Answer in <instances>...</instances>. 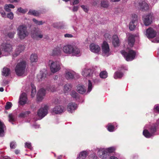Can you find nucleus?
<instances>
[{"label":"nucleus","instance_id":"1","mask_svg":"<svg viewBox=\"0 0 159 159\" xmlns=\"http://www.w3.org/2000/svg\"><path fill=\"white\" fill-rule=\"evenodd\" d=\"M135 42L134 37L132 35L129 36L128 39V52L124 51H121V53L127 61H131L134 59L136 55L134 51L131 50L129 48L133 46Z\"/></svg>","mask_w":159,"mask_h":159},{"label":"nucleus","instance_id":"2","mask_svg":"<svg viewBox=\"0 0 159 159\" xmlns=\"http://www.w3.org/2000/svg\"><path fill=\"white\" fill-rule=\"evenodd\" d=\"M62 50L63 52L66 54L77 57L81 55L80 49L74 45H66L63 46Z\"/></svg>","mask_w":159,"mask_h":159},{"label":"nucleus","instance_id":"3","mask_svg":"<svg viewBox=\"0 0 159 159\" xmlns=\"http://www.w3.org/2000/svg\"><path fill=\"white\" fill-rule=\"evenodd\" d=\"M17 30L18 38L20 39H25L29 34L27 26L25 24L19 25L17 28Z\"/></svg>","mask_w":159,"mask_h":159},{"label":"nucleus","instance_id":"4","mask_svg":"<svg viewBox=\"0 0 159 159\" xmlns=\"http://www.w3.org/2000/svg\"><path fill=\"white\" fill-rule=\"evenodd\" d=\"M26 66V62L25 61H22L18 63L16 65L15 71L17 75L21 76L25 73Z\"/></svg>","mask_w":159,"mask_h":159},{"label":"nucleus","instance_id":"5","mask_svg":"<svg viewBox=\"0 0 159 159\" xmlns=\"http://www.w3.org/2000/svg\"><path fill=\"white\" fill-rule=\"evenodd\" d=\"M51 71L55 73L58 71L61 68L60 63L59 61L50 60L48 62Z\"/></svg>","mask_w":159,"mask_h":159},{"label":"nucleus","instance_id":"6","mask_svg":"<svg viewBox=\"0 0 159 159\" xmlns=\"http://www.w3.org/2000/svg\"><path fill=\"white\" fill-rule=\"evenodd\" d=\"M1 49H2V56L9 54L12 50V46L9 43H3L1 45Z\"/></svg>","mask_w":159,"mask_h":159},{"label":"nucleus","instance_id":"7","mask_svg":"<svg viewBox=\"0 0 159 159\" xmlns=\"http://www.w3.org/2000/svg\"><path fill=\"white\" fill-rule=\"evenodd\" d=\"M31 36L34 39H37L38 38L41 39L43 37L42 31L39 29L34 28L31 31Z\"/></svg>","mask_w":159,"mask_h":159},{"label":"nucleus","instance_id":"8","mask_svg":"<svg viewBox=\"0 0 159 159\" xmlns=\"http://www.w3.org/2000/svg\"><path fill=\"white\" fill-rule=\"evenodd\" d=\"M102 48L103 55L107 57L110 54L109 45L106 41H104L102 44Z\"/></svg>","mask_w":159,"mask_h":159},{"label":"nucleus","instance_id":"9","mask_svg":"<svg viewBox=\"0 0 159 159\" xmlns=\"http://www.w3.org/2000/svg\"><path fill=\"white\" fill-rule=\"evenodd\" d=\"M48 113V107L45 106L43 107H41L38 111V115L41 119L44 117Z\"/></svg>","mask_w":159,"mask_h":159},{"label":"nucleus","instance_id":"10","mask_svg":"<svg viewBox=\"0 0 159 159\" xmlns=\"http://www.w3.org/2000/svg\"><path fill=\"white\" fill-rule=\"evenodd\" d=\"M143 21L145 25L148 26L150 25L153 19V15L152 14H149L143 17Z\"/></svg>","mask_w":159,"mask_h":159},{"label":"nucleus","instance_id":"11","mask_svg":"<svg viewBox=\"0 0 159 159\" xmlns=\"http://www.w3.org/2000/svg\"><path fill=\"white\" fill-rule=\"evenodd\" d=\"M98 156L101 158L106 159L109 156V154L107 153L105 148L99 149L97 152Z\"/></svg>","mask_w":159,"mask_h":159},{"label":"nucleus","instance_id":"12","mask_svg":"<svg viewBox=\"0 0 159 159\" xmlns=\"http://www.w3.org/2000/svg\"><path fill=\"white\" fill-rule=\"evenodd\" d=\"M150 131L151 133H149L147 130L145 129L143 130V134L144 136L147 138H149L153 136V134L156 131L155 126L152 127L150 129Z\"/></svg>","mask_w":159,"mask_h":159},{"label":"nucleus","instance_id":"13","mask_svg":"<svg viewBox=\"0 0 159 159\" xmlns=\"http://www.w3.org/2000/svg\"><path fill=\"white\" fill-rule=\"evenodd\" d=\"M81 74L84 77L91 79L92 77L93 72L91 69L85 68L82 70Z\"/></svg>","mask_w":159,"mask_h":159},{"label":"nucleus","instance_id":"14","mask_svg":"<svg viewBox=\"0 0 159 159\" xmlns=\"http://www.w3.org/2000/svg\"><path fill=\"white\" fill-rule=\"evenodd\" d=\"M138 7L142 10H146L149 9V6L145 0H140L139 2Z\"/></svg>","mask_w":159,"mask_h":159},{"label":"nucleus","instance_id":"15","mask_svg":"<svg viewBox=\"0 0 159 159\" xmlns=\"http://www.w3.org/2000/svg\"><path fill=\"white\" fill-rule=\"evenodd\" d=\"M156 35V32L152 28H149L146 31V35L149 38H153Z\"/></svg>","mask_w":159,"mask_h":159},{"label":"nucleus","instance_id":"16","mask_svg":"<svg viewBox=\"0 0 159 159\" xmlns=\"http://www.w3.org/2000/svg\"><path fill=\"white\" fill-rule=\"evenodd\" d=\"M27 101V98L26 94L25 93H22L19 98V103L21 105H24L26 103Z\"/></svg>","mask_w":159,"mask_h":159},{"label":"nucleus","instance_id":"17","mask_svg":"<svg viewBox=\"0 0 159 159\" xmlns=\"http://www.w3.org/2000/svg\"><path fill=\"white\" fill-rule=\"evenodd\" d=\"M64 107L60 106H56L51 111L52 114H60L64 111Z\"/></svg>","mask_w":159,"mask_h":159},{"label":"nucleus","instance_id":"18","mask_svg":"<svg viewBox=\"0 0 159 159\" xmlns=\"http://www.w3.org/2000/svg\"><path fill=\"white\" fill-rule=\"evenodd\" d=\"M46 94L45 90L43 89H40L38 91L37 94V98L39 101H41Z\"/></svg>","mask_w":159,"mask_h":159},{"label":"nucleus","instance_id":"19","mask_svg":"<svg viewBox=\"0 0 159 159\" xmlns=\"http://www.w3.org/2000/svg\"><path fill=\"white\" fill-rule=\"evenodd\" d=\"M77 108V105L75 103L71 102L68 104L67 107V110L68 111L72 113Z\"/></svg>","mask_w":159,"mask_h":159},{"label":"nucleus","instance_id":"20","mask_svg":"<svg viewBox=\"0 0 159 159\" xmlns=\"http://www.w3.org/2000/svg\"><path fill=\"white\" fill-rule=\"evenodd\" d=\"M90 49L91 51L93 52L97 53L100 50L99 46L94 43H92L90 45Z\"/></svg>","mask_w":159,"mask_h":159},{"label":"nucleus","instance_id":"21","mask_svg":"<svg viewBox=\"0 0 159 159\" xmlns=\"http://www.w3.org/2000/svg\"><path fill=\"white\" fill-rule=\"evenodd\" d=\"M25 48L24 45H20L18 46L17 47L15 52L13 54V57H15L17 56L20 52L24 50Z\"/></svg>","mask_w":159,"mask_h":159},{"label":"nucleus","instance_id":"22","mask_svg":"<svg viewBox=\"0 0 159 159\" xmlns=\"http://www.w3.org/2000/svg\"><path fill=\"white\" fill-rule=\"evenodd\" d=\"M91 152L90 151H84L80 152L77 157L78 159H85Z\"/></svg>","mask_w":159,"mask_h":159},{"label":"nucleus","instance_id":"23","mask_svg":"<svg viewBox=\"0 0 159 159\" xmlns=\"http://www.w3.org/2000/svg\"><path fill=\"white\" fill-rule=\"evenodd\" d=\"M77 91L80 93L83 94L86 91V88L82 84H79L77 86Z\"/></svg>","mask_w":159,"mask_h":159},{"label":"nucleus","instance_id":"24","mask_svg":"<svg viewBox=\"0 0 159 159\" xmlns=\"http://www.w3.org/2000/svg\"><path fill=\"white\" fill-rule=\"evenodd\" d=\"M75 75V73L72 70H66L65 72V77L68 80L72 79Z\"/></svg>","mask_w":159,"mask_h":159},{"label":"nucleus","instance_id":"25","mask_svg":"<svg viewBox=\"0 0 159 159\" xmlns=\"http://www.w3.org/2000/svg\"><path fill=\"white\" fill-rule=\"evenodd\" d=\"M112 44L115 47H117L119 45V40L117 35H113L112 37Z\"/></svg>","mask_w":159,"mask_h":159},{"label":"nucleus","instance_id":"26","mask_svg":"<svg viewBox=\"0 0 159 159\" xmlns=\"http://www.w3.org/2000/svg\"><path fill=\"white\" fill-rule=\"evenodd\" d=\"M72 88L71 85L70 84H66L63 87V90L64 93L65 94H67L70 91Z\"/></svg>","mask_w":159,"mask_h":159},{"label":"nucleus","instance_id":"27","mask_svg":"<svg viewBox=\"0 0 159 159\" xmlns=\"http://www.w3.org/2000/svg\"><path fill=\"white\" fill-rule=\"evenodd\" d=\"M6 128L4 124L0 121V136L2 137L4 135V130Z\"/></svg>","mask_w":159,"mask_h":159},{"label":"nucleus","instance_id":"28","mask_svg":"<svg viewBox=\"0 0 159 159\" xmlns=\"http://www.w3.org/2000/svg\"><path fill=\"white\" fill-rule=\"evenodd\" d=\"M10 74V71L9 68L6 67L3 68L2 71V75L7 76Z\"/></svg>","mask_w":159,"mask_h":159},{"label":"nucleus","instance_id":"29","mask_svg":"<svg viewBox=\"0 0 159 159\" xmlns=\"http://www.w3.org/2000/svg\"><path fill=\"white\" fill-rule=\"evenodd\" d=\"M46 73H43L40 72V73L38 75L37 77L39 81H42L45 79L46 77Z\"/></svg>","mask_w":159,"mask_h":159},{"label":"nucleus","instance_id":"30","mask_svg":"<svg viewBox=\"0 0 159 159\" xmlns=\"http://www.w3.org/2000/svg\"><path fill=\"white\" fill-rule=\"evenodd\" d=\"M30 60L32 62H37L38 60L37 55L35 53L32 54L30 56Z\"/></svg>","mask_w":159,"mask_h":159},{"label":"nucleus","instance_id":"31","mask_svg":"<svg viewBox=\"0 0 159 159\" xmlns=\"http://www.w3.org/2000/svg\"><path fill=\"white\" fill-rule=\"evenodd\" d=\"M61 50L60 48H55L53 50L52 54L53 55H58L61 54Z\"/></svg>","mask_w":159,"mask_h":159},{"label":"nucleus","instance_id":"32","mask_svg":"<svg viewBox=\"0 0 159 159\" xmlns=\"http://www.w3.org/2000/svg\"><path fill=\"white\" fill-rule=\"evenodd\" d=\"M123 75L122 73L117 71L114 73V77L115 79H117L121 78Z\"/></svg>","mask_w":159,"mask_h":159},{"label":"nucleus","instance_id":"33","mask_svg":"<svg viewBox=\"0 0 159 159\" xmlns=\"http://www.w3.org/2000/svg\"><path fill=\"white\" fill-rule=\"evenodd\" d=\"M70 95L73 98H75L76 100L79 98L78 94L74 91H72L70 93Z\"/></svg>","mask_w":159,"mask_h":159},{"label":"nucleus","instance_id":"34","mask_svg":"<svg viewBox=\"0 0 159 159\" xmlns=\"http://www.w3.org/2000/svg\"><path fill=\"white\" fill-rule=\"evenodd\" d=\"M28 14L30 15H33L34 16H39V12L34 10H30L28 12Z\"/></svg>","mask_w":159,"mask_h":159},{"label":"nucleus","instance_id":"35","mask_svg":"<svg viewBox=\"0 0 159 159\" xmlns=\"http://www.w3.org/2000/svg\"><path fill=\"white\" fill-rule=\"evenodd\" d=\"M9 121L13 124V122L15 121V117L12 114H9L8 115Z\"/></svg>","mask_w":159,"mask_h":159},{"label":"nucleus","instance_id":"36","mask_svg":"<svg viewBox=\"0 0 159 159\" xmlns=\"http://www.w3.org/2000/svg\"><path fill=\"white\" fill-rule=\"evenodd\" d=\"M100 76L102 79L106 78L107 77V73L106 71H102L100 74Z\"/></svg>","mask_w":159,"mask_h":159},{"label":"nucleus","instance_id":"37","mask_svg":"<svg viewBox=\"0 0 159 159\" xmlns=\"http://www.w3.org/2000/svg\"><path fill=\"white\" fill-rule=\"evenodd\" d=\"M137 16L135 14H132V15L131 21L130 22H132L134 23H137Z\"/></svg>","mask_w":159,"mask_h":159},{"label":"nucleus","instance_id":"38","mask_svg":"<svg viewBox=\"0 0 159 159\" xmlns=\"http://www.w3.org/2000/svg\"><path fill=\"white\" fill-rule=\"evenodd\" d=\"M137 24L135 23L130 22L129 25V28L130 30H134L136 27Z\"/></svg>","mask_w":159,"mask_h":159},{"label":"nucleus","instance_id":"39","mask_svg":"<svg viewBox=\"0 0 159 159\" xmlns=\"http://www.w3.org/2000/svg\"><path fill=\"white\" fill-rule=\"evenodd\" d=\"M107 152L110 155V153L113 152L115 150V148L114 147H111L108 148H105Z\"/></svg>","mask_w":159,"mask_h":159},{"label":"nucleus","instance_id":"40","mask_svg":"<svg viewBox=\"0 0 159 159\" xmlns=\"http://www.w3.org/2000/svg\"><path fill=\"white\" fill-rule=\"evenodd\" d=\"M32 90L31 92V96L33 97L35 95L36 93V89L35 87L33 85H31Z\"/></svg>","mask_w":159,"mask_h":159},{"label":"nucleus","instance_id":"41","mask_svg":"<svg viewBox=\"0 0 159 159\" xmlns=\"http://www.w3.org/2000/svg\"><path fill=\"white\" fill-rule=\"evenodd\" d=\"M108 130L111 132H113L114 130V126L111 123H109L107 127Z\"/></svg>","mask_w":159,"mask_h":159},{"label":"nucleus","instance_id":"42","mask_svg":"<svg viewBox=\"0 0 159 159\" xmlns=\"http://www.w3.org/2000/svg\"><path fill=\"white\" fill-rule=\"evenodd\" d=\"M28 10L26 9H23L21 7H19L17 10V11L22 14H25L27 12Z\"/></svg>","mask_w":159,"mask_h":159},{"label":"nucleus","instance_id":"43","mask_svg":"<svg viewBox=\"0 0 159 159\" xmlns=\"http://www.w3.org/2000/svg\"><path fill=\"white\" fill-rule=\"evenodd\" d=\"M8 12L6 14V17L10 20H12L14 18L13 13L11 11Z\"/></svg>","mask_w":159,"mask_h":159},{"label":"nucleus","instance_id":"44","mask_svg":"<svg viewBox=\"0 0 159 159\" xmlns=\"http://www.w3.org/2000/svg\"><path fill=\"white\" fill-rule=\"evenodd\" d=\"M0 14L2 17L6 18V13L2 7H0Z\"/></svg>","mask_w":159,"mask_h":159},{"label":"nucleus","instance_id":"45","mask_svg":"<svg viewBox=\"0 0 159 159\" xmlns=\"http://www.w3.org/2000/svg\"><path fill=\"white\" fill-rule=\"evenodd\" d=\"M92 84L91 81L89 80H88V93L90 92L92 89Z\"/></svg>","mask_w":159,"mask_h":159},{"label":"nucleus","instance_id":"46","mask_svg":"<svg viewBox=\"0 0 159 159\" xmlns=\"http://www.w3.org/2000/svg\"><path fill=\"white\" fill-rule=\"evenodd\" d=\"M29 111H26L24 112H22L20 115L19 116L22 117H24L26 116L27 115L30 113Z\"/></svg>","mask_w":159,"mask_h":159},{"label":"nucleus","instance_id":"47","mask_svg":"<svg viewBox=\"0 0 159 159\" xmlns=\"http://www.w3.org/2000/svg\"><path fill=\"white\" fill-rule=\"evenodd\" d=\"M108 6V2H107L103 1L101 2V6L104 8H107Z\"/></svg>","mask_w":159,"mask_h":159},{"label":"nucleus","instance_id":"48","mask_svg":"<svg viewBox=\"0 0 159 159\" xmlns=\"http://www.w3.org/2000/svg\"><path fill=\"white\" fill-rule=\"evenodd\" d=\"M32 20L35 24L38 25H42L43 24L42 21H38L35 19H33Z\"/></svg>","mask_w":159,"mask_h":159},{"label":"nucleus","instance_id":"49","mask_svg":"<svg viewBox=\"0 0 159 159\" xmlns=\"http://www.w3.org/2000/svg\"><path fill=\"white\" fill-rule=\"evenodd\" d=\"M12 104L11 102H7L6 103V104L5 106V109L6 110H8L11 108V107H12Z\"/></svg>","mask_w":159,"mask_h":159},{"label":"nucleus","instance_id":"50","mask_svg":"<svg viewBox=\"0 0 159 159\" xmlns=\"http://www.w3.org/2000/svg\"><path fill=\"white\" fill-rule=\"evenodd\" d=\"M16 146V143L14 141L11 142L10 143V147L11 149H14Z\"/></svg>","mask_w":159,"mask_h":159},{"label":"nucleus","instance_id":"51","mask_svg":"<svg viewBox=\"0 0 159 159\" xmlns=\"http://www.w3.org/2000/svg\"><path fill=\"white\" fill-rule=\"evenodd\" d=\"M4 9L5 11L7 12H9L11 11V10L7 5V4H6L4 7Z\"/></svg>","mask_w":159,"mask_h":159},{"label":"nucleus","instance_id":"52","mask_svg":"<svg viewBox=\"0 0 159 159\" xmlns=\"http://www.w3.org/2000/svg\"><path fill=\"white\" fill-rule=\"evenodd\" d=\"M25 147H27L28 148L31 149L32 148L31 144L30 143H25Z\"/></svg>","mask_w":159,"mask_h":159},{"label":"nucleus","instance_id":"53","mask_svg":"<svg viewBox=\"0 0 159 159\" xmlns=\"http://www.w3.org/2000/svg\"><path fill=\"white\" fill-rule=\"evenodd\" d=\"M15 34V32H9L8 34V36L10 38H12L13 37Z\"/></svg>","mask_w":159,"mask_h":159},{"label":"nucleus","instance_id":"54","mask_svg":"<svg viewBox=\"0 0 159 159\" xmlns=\"http://www.w3.org/2000/svg\"><path fill=\"white\" fill-rule=\"evenodd\" d=\"M154 111L156 112L159 111V104L155 105L154 107Z\"/></svg>","mask_w":159,"mask_h":159},{"label":"nucleus","instance_id":"55","mask_svg":"<svg viewBox=\"0 0 159 159\" xmlns=\"http://www.w3.org/2000/svg\"><path fill=\"white\" fill-rule=\"evenodd\" d=\"M89 158L90 159H97V157L95 154L93 153L89 156Z\"/></svg>","mask_w":159,"mask_h":159},{"label":"nucleus","instance_id":"56","mask_svg":"<svg viewBox=\"0 0 159 159\" xmlns=\"http://www.w3.org/2000/svg\"><path fill=\"white\" fill-rule=\"evenodd\" d=\"M81 7L85 12H87L88 11V8L87 7L83 5H81Z\"/></svg>","mask_w":159,"mask_h":159},{"label":"nucleus","instance_id":"57","mask_svg":"<svg viewBox=\"0 0 159 159\" xmlns=\"http://www.w3.org/2000/svg\"><path fill=\"white\" fill-rule=\"evenodd\" d=\"M154 43H159V33L157 35L156 38L153 41Z\"/></svg>","mask_w":159,"mask_h":159},{"label":"nucleus","instance_id":"58","mask_svg":"<svg viewBox=\"0 0 159 159\" xmlns=\"http://www.w3.org/2000/svg\"><path fill=\"white\" fill-rule=\"evenodd\" d=\"M65 38H71L73 37V35L70 34H66L64 35Z\"/></svg>","mask_w":159,"mask_h":159},{"label":"nucleus","instance_id":"59","mask_svg":"<svg viewBox=\"0 0 159 159\" xmlns=\"http://www.w3.org/2000/svg\"><path fill=\"white\" fill-rule=\"evenodd\" d=\"M49 90L52 92H54L56 90L54 86H52L49 88Z\"/></svg>","mask_w":159,"mask_h":159},{"label":"nucleus","instance_id":"60","mask_svg":"<svg viewBox=\"0 0 159 159\" xmlns=\"http://www.w3.org/2000/svg\"><path fill=\"white\" fill-rule=\"evenodd\" d=\"M79 8V7L78 6H75L74 7L73 9V11L75 12L76 11H77Z\"/></svg>","mask_w":159,"mask_h":159},{"label":"nucleus","instance_id":"61","mask_svg":"<svg viewBox=\"0 0 159 159\" xmlns=\"http://www.w3.org/2000/svg\"><path fill=\"white\" fill-rule=\"evenodd\" d=\"M73 4L76 5L78 4L79 2V0H73Z\"/></svg>","mask_w":159,"mask_h":159},{"label":"nucleus","instance_id":"62","mask_svg":"<svg viewBox=\"0 0 159 159\" xmlns=\"http://www.w3.org/2000/svg\"><path fill=\"white\" fill-rule=\"evenodd\" d=\"M7 5L8 6V7H9L10 8H15V6L13 5L12 4H7Z\"/></svg>","mask_w":159,"mask_h":159},{"label":"nucleus","instance_id":"63","mask_svg":"<svg viewBox=\"0 0 159 159\" xmlns=\"http://www.w3.org/2000/svg\"><path fill=\"white\" fill-rule=\"evenodd\" d=\"M8 82L7 80H4L3 81V84L2 85H7V84H8Z\"/></svg>","mask_w":159,"mask_h":159},{"label":"nucleus","instance_id":"64","mask_svg":"<svg viewBox=\"0 0 159 159\" xmlns=\"http://www.w3.org/2000/svg\"><path fill=\"white\" fill-rule=\"evenodd\" d=\"M104 37L106 38H107L108 39H110L111 38V36L110 34H106L104 35Z\"/></svg>","mask_w":159,"mask_h":159}]
</instances>
